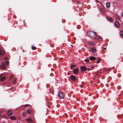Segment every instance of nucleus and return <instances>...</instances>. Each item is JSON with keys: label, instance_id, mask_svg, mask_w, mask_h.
Instances as JSON below:
<instances>
[{"label": "nucleus", "instance_id": "obj_27", "mask_svg": "<svg viewBox=\"0 0 123 123\" xmlns=\"http://www.w3.org/2000/svg\"><path fill=\"white\" fill-rule=\"evenodd\" d=\"M84 61L85 62H89V61L88 59H85L84 60Z\"/></svg>", "mask_w": 123, "mask_h": 123}, {"label": "nucleus", "instance_id": "obj_6", "mask_svg": "<svg viewBox=\"0 0 123 123\" xmlns=\"http://www.w3.org/2000/svg\"><path fill=\"white\" fill-rule=\"evenodd\" d=\"M71 80L73 81H75L76 80V77L75 76L72 75L71 76Z\"/></svg>", "mask_w": 123, "mask_h": 123}, {"label": "nucleus", "instance_id": "obj_33", "mask_svg": "<svg viewBox=\"0 0 123 123\" xmlns=\"http://www.w3.org/2000/svg\"><path fill=\"white\" fill-rule=\"evenodd\" d=\"M12 77H13V76H11V78H10V79H12Z\"/></svg>", "mask_w": 123, "mask_h": 123}, {"label": "nucleus", "instance_id": "obj_9", "mask_svg": "<svg viewBox=\"0 0 123 123\" xmlns=\"http://www.w3.org/2000/svg\"><path fill=\"white\" fill-rule=\"evenodd\" d=\"M86 68L84 66H82L81 67V70L82 71H84L86 70Z\"/></svg>", "mask_w": 123, "mask_h": 123}, {"label": "nucleus", "instance_id": "obj_10", "mask_svg": "<svg viewBox=\"0 0 123 123\" xmlns=\"http://www.w3.org/2000/svg\"><path fill=\"white\" fill-rule=\"evenodd\" d=\"M89 58L90 60L93 61L95 59L96 57L94 56H91L89 57Z\"/></svg>", "mask_w": 123, "mask_h": 123}, {"label": "nucleus", "instance_id": "obj_30", "mask_svg": "<svg viewBox=\"0 0 123 123\" xmlns=\"http://www.w3.org/2000/svg\"><path fill=\"white\" fill-rule=\"evenodd\" d=\"M25 105V107H26L27 106H29V104H26Z\"/></svg>", "mask_w": 123, "mask_h": 123}, {"label": "nucleus", "instance_id": "obj_24", "mask_svg": "<svg viewBox=\"0 0 123 123\" xmlns=\"http://www.w3.org/2000/svg\"><path fill=\"white\" fill-rule=\"evenodd\" d=\"M101 60V59L100 58H98V61L96 63H99Z\"/></svg>", "mask_w": 123, "mask_h": 123}, {"label": "nucleus", "instance_id": "obj_25", "mask_svg": "<svg viewBox=\"0 0 123 123\" xmlns=\"http://www.w3.org/2000/svg\"><path fill=\"white\" fill-rule=\"evenodd\" d=\"M75 67V65H72L70 67V68H73Z\"/></svg>", "mask_w": 123, "mask_h": 123}, {"label": "nucleus", "instance_id": "obj_28", "mask_svg": "<svg viewBox=\"0 0 123 123\" xmlns=\"http://www.w3.org/2000/svg\"><path fill=\"white\" fill-rule=\"evenodd\" d=\"M17 80V79L15 78L14 79V80L13 82V83L14 84H16V81Z\"/></svg>", "mask_w": 123, "mask_h": 123}, {"label": "nucleus", "instance_id": "obj_20", "mask_svg": "<svg viewBox=\"0 0 123 123\" xmlns=\"http://www.w3.org/2000/svg\"><path fill=\"white\" fill-rule=\"evenodd\" d=\"M115 18L117 20H119L120 19V18L119 16L117 15H116L115 16Z\"/></svg>", "mask_w": 123, "mask_h": 123}, {"label": "nucleus", "instance_id": "obj_1", "mask_svg": "<svg viewBox=\"0 0 123 123\" xmlns=\"http://www.w3.org/2000/svg\"><path fill=\"white\" fill-rule=\"evenodd\" d=\"M87 33L88 35L92 38H93L96 35V32L94 31H88Z\"/></svg>", "mask_w": 123, "mask_h": 123}, {"label": "nucleus", "instance_id": "obj_13", "mask_svg": "<svg viewBox=\"0 0 123 123\" xmlns=\"http://www.w3.org/2000/svg\"><path fill=\"white\" fill-rule=\"evenodd\" d=\"M95 38L96 40H98V41L100 40V39H101L99 36H97L95 37Z\"/></svg>", "mask_w": 123, "mask_h": 123}, {"label": "nucleus", "instance_id": "obj_2", "mask_svg": "<svg viewBox=\"0 0 123 123\" xmlns=\"http://www.w3.org/2000/svg\"><path fill=\"white\" fill-rule=\"evenodd\" d=\"M58 96L59 98L61 99H63L64 97V94L62 92H60L58 93Z\"/></svg>", "mask_w": 123, "mask_h": 123}, {"label": "nucleus", "instance_id": "obj_18", "mask_svg": "<svg viewBox=\"0 0 123 123\" xmlns=\"http://www.w3.org/2000/svg\"><path fill=\"white\" fill-rule=\"evenodd\" d=\"M89 44L90 45H95V43L92 41H91L89 43Z\"/></svg>", "mask_w": 123, "mask_h": 123}, {"label": "nucleus", "instance_id": "obj_37", "mask_svg": "<svg viewBox=\"0 0 123 123\" xmlns=\"http://www.w3.org/2000/svg\"><path fill=\"white\" fill-rule=\"evenodd\" d=\"M18 123H20L19 122H18Z\"/></svg>", "mask_w": 123, "mask_h": 123}, {"label": "nucleus", "instance_id": "obj_26", "mask_svg": "<svg viewBox=\"0 0 123 123\" xmlns=\"http://www.w3.org/2000/svg\"><path fill=\"white\" fill-rule=\"evenodd\" d=\"M31 48L33 50H35L36 49V47L35 46H32L31 47Z\"/></svg>", "mask_w": 123, "mask_h": 123}, {"label": "nucleus", "instance_id": "obj_16", "mask_svg": "<svg viewBox=\"0 0 123 123\" xmlns=\"http://www.w3.org/2000/svg\"><path fill=\"white\" fill-rule=\"evenodd\" d=\"M106 6L107 8H109L110 6V3L109 2H107L106 3Z\"/></svg>", "mask_w": 123, "mask_h": 123}, {"label": "nucleus", "instance_id": "obj_19", "mask_svg": "<svg viewBox=\"0 0 123 123\" xmlns=\"http://www.w3.org/2000/svg\"><path fill=\"white\" fill-rule=\"evenodd\" d=\"M6 79L5 77H3L1 78L0 80V81H3L4 80Z\"/></svg>", "mask_w": 123, "mask_h": 123}, {"label": "nucleus", "instance_id": "obj_11", "mask_svg": "<svg viewBox=\"0 0 123 123\" xmlns=\"http://www.w3.org/2000/svg\"><path fill=\"white\" fill-rule=\"evenodd\" d=\"M5 61L7 65H8L9 64V61H7V58L6 57L4 58Z\"/></svg>", "mask_w": 123, "mask_h": 123}, {"label": "nucleus", "instance_id": "obj_17", "mask_svg": "<svg viewBox=\"0 0 123 123\" xmlns=\"http://www.w3.org/2000/svg\"><path fill=\"white\" fill-rule=\"evenodd\" d=\"M10 119L11 120H14L16 119V118L15 116H12L10 117Z\"/></svg>", "mask_w": 123, "mask_h": 123}, {"label": "nucleus", "instance_id": "obj_31", "mask_svg": "<svg viewBox=\"0 0 123 123\" xmlns=\"http://www.w3.org/2000/svg\"><path fill=\"white\" fill-rule=\"evenodd\" d=\"M2 51L0 49V55H1L2 54Z\"/></svg>", "mask_w": 123, "mask_h": 123}, {"label": "nucleus", "instance_id": "obj_8", "mask_svg": "<svg viewBox=\"0 0 123 123\" xmlns=\"http://www.w3.org/2000/svg\"><path fill=\"white\" fill-rule=\"evenodd\" d=\"M26 120L28 122L30 123H32L33 121L30 118H29L26 119Z\"/></svg>", "mask_w": 123, "mask_h": 123}, {"label": "nucleus", "instance_id": "obj_7", "mask_svg": "<svg viewBox=\"0 0 123 123\" xmlns=\"http://www.w3.org/2000/svg\"><path fill=\"white\" fill-rule=\"evenodd\" d=\"M1 67L2 69H5V64L4 62H2L1 65Z\"/></svg>", "mask_w": 123, "mask_h": 123}, {"label": "nucleus", "instance_id": "obj_32", "mask_svg": "<svg viewBox=\"0 0 123 123\" xmlns=\"http://www.w3.org/2000/svg\"><path fill=\"white\" fill-rule=\"evenodd\" d=\"M80 86L82 88L83 87V86L82 85H80Z\"/></svg>", "mask_w": 123, "mask_h": 123}, {"label": "nucleus", "instance_id": "obj_36", "mask_svg": "<svg viewBox=\"0 0 123 123\" xmlns=\"http://www.w3.org/2000/svg\"><path fill=\"white\" fill-rule=\"evenodd\" d=\"M71 45V46H72V47H73V45Z\"/></svg>", "mask_w": 123, "mask_h": 123}, {"label": "nucleus", "instance_id": "obj_29", "mask_svg": "<svg viewBox=\"0 0 123 123\" xmlns=\"http://www.w3.org/2000/svg\"><path fill=\"white\" fill-rule=\"evenodd\" d=\"M4 116V114H2V113H0V116L1 117H2L3 116Z\"/></svg>", "mask_w": 123, "mask_h": 123}, {"label": "nucleus", "instance_id": "obj_23", "mask_svg": "<svg viewBox=\"0 0 123 123\" xmlns=\"http://www.w3.org/2000/svg\"><path fill=\"white\" fill-rule=\"evenodd\" d=\"M120 36L122 37H123V31H121L120 32Z\"/></svg>", "mask_w": 123, "mask_h": 123}, {"label": "nucleus", "instance_id": "obj_15", "mask_svg": "<svg viewBox=\"0 0 123 123\" xmlns=\"http://www.w3.org/2000/svg\"><path fill=\"white\" fill-rule=\"evenodd\" d=\"M107 19L109 21L112 22L113 21V19L110 17H107Z\"/></svg>", "mask_w": 123, "mask_h": 123}, {"label": "nucleus", "instance_id": "obj_4", "mask_svg": "<svg viewBox=\"0 0 123 123\" xmlns=\"http://www.w3.org/2000/svg\"><path fill=\"white\" fill-rule=\"evenodd\" d=\"M91 49L93 53H95L96 50V49L94 47L91 48Z\"/></svg>", "mask_w": 123, "mask_h": 123}, {"label": "nucleus", "instance_id": "obj_12", "mask_svg": "<svg viewBox=\"0 0 123 123\" xmlns=\"http://www.w3.org/2000/svg\"><path fill=\"white\" fill-rule=\"evenodd\" d=\"M73 72L75 73H78V68H74L73 69Z\"/></svg>", "mask_w": 123, "mask_h": 123}, {"label": "nucleus", "instance_id": "obj_14", "mask_svg": "<svg viewBox=\"0 0 123 123\" xmlns=\"http://www.w3.org/2000/svg\"><path fill=\"white\" fill-rule=\"evenodd\" d=\"M22 115L23 117H25L27 116V114L26 112H23Z\"/></svg>", "mask_w": 123, "mask_h": 123}, {"label": "nucleus", "instance_id": "obj_22", "mask_svg": "<svg viewBox=\"0 0 123 123\" xmlns=\"http://www.w3.org/2000/svg\"><path fill=\"white\" fill-rule=\"evenodd\" d=\"M26 111L29 114H30L32 112V111L31 110H27Z\"/></svg>", "mask_w": 123, "mask_h": 123}, {"label": "nucleus", "instance_id": "obj_38", "mask_svg": "<svg viewBox=\"0 0 123 123\" xmlns=\"http://www.w3.org/2000/svg\"><path fill=\"white\" fill-rule=\"evenodd\" d=\"M94 67H93H93H92V68H94Z\"/></svg>", "mask_w": 123, "mask_h": 123}, {"label": "nucleus", "instance_id": "obj_34", "mask_svg": "<svg viewBox=\"0 0 123 123\" xmlns=\"http://www.w3.org/2000/svg\"><path fill=\"white\" fill-rule=\"evenodd\" d=\"M104 49L105 50L106 49V48H104Z\"/></svg>", "mask_w": 123, "mask_h": 123}, {"label": "nucleus", "instance_id": "obj_35", "mask_svg": "<svg viewBox=\"0 0 123 123\" xmlns=\"http://www.w3.org/2000/svg\"><path fill=\"white\" fill-rule=\"evenodd\" d=\"M67 74L68 75H69V73H67Z\"/></svg>", "mask_w": 123, "mask_h": 123}, {"label": "nucleus", "instance_id": "obj_21", "mask_svg": "<svg viewBox=\"0 0 123 123\" xmlns=\"http://www.w3.org/2000/svg\"><path fill=\"white\" fill-rule=\"evenodd\" d=\"M101 10V11L103 13H105V11L104 9L103 8L101 7L100 8Z\"/></svg>", "mask_w": 123, "mask_h": 123}, {"label": "nucleus", "instance_id": "obj_5", "mask_svg": "<svg viewBox=\"0 0 123 123\" xmlns=\"http://www.w3.org/2000/svg\"><path fill=\"white\" fill-rule=\"evenodd\" d=\"M115 26L117 27H118L120 26V25L119 23L117 21H116L115 22Z\"/></svg>", "mask_w": 123, "mask_h": 123}, {"label": "nucleus", "instance_id": "obj_3", "mask_svg": "<svg viewBox=\"0 0 123 123\" xmlns=\"http://www.w3.org/2000/svg\"><path fill=\"white\" fill-rule=\"evenodd\" d=\"M7 114L8 116H11L13 114V112L12 110H8L7 113Z\"/></svg>", "mask_w": 123, "mask_h": 123}]
</instances>
